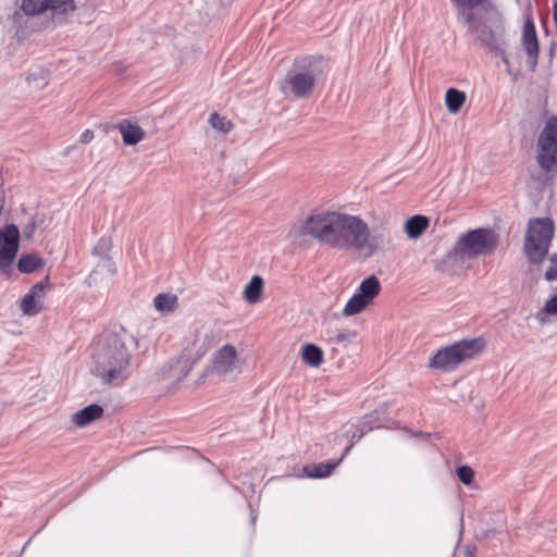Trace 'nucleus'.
Instances as JSON below:
<instances>
[{"instance_id": "nucleus-22", "label": "nucleus", "mask_w": 557, "mask_h": 557, "mask_svg": "<svg viewBox=\"0 0 557 557\" xmlns=\"http://www.w3.org/2000/svg\"><path fill=\"white\" fill-rule=\"evenodd\" d=\"M178 298L174 294H159L153 299L154 308L163 313L173 312L177 307Z\"/></svg>"}, {"instance_id": "nucleus-24", "label": "nucleus", "mask_w": 557, "mask_h": 557, "mask_svg": "<svg viewBox=\"0 0 557 557\" xmlns=\"http://www.w3.org/2000/svg\"><path fill=\"white\" fill-rule=\"evenodd\" d=\"M41 300L29 293L25 294L21 300V310L25 315L34 317L41 311Z\"/></svg>"}, {"instance_id": "nucleus-32", "label": "nucleus", "mask_w": 557, "mask_h": 557, "mask_svg": "<svg viewBox=\"0 0 557 557\" xmlns=\"http://www.w3.org/2000/svg\"><path fill=\"white\" fill-rule=\"evenodd\" d=\"M48 283H49V277L46 276L42 281L36 283L30 289H29V294L30 295H34L35 297H37L38 299H40L42 301L44 297H45V290L48 286Z\"/></svg>"}, {"instance_id": "nucleus-5", "label": "nucleus", "mask_w": 557, "mask_h": 557, "mask_svg": "<svg viewBox=\"0 0 557 557\" xmlns=\"http://www.w3.org/2000/svg\"><path fill=\"white\" fill-rule=\"evenodd\" d=\"M74 10L73 0H23L21 10H15L10 20L15 36L24 37L29 16H36L46 11H51L53 16H61Z\"/></svg>"}, {"instance_id": "nucleus-25", "label": "nucleus", "mask_w": 557, "mask_h": 557, "mask_svg": "<svg viewBox=\"0 0 557 557\" xmlns=\"http://www.w3.org/2000/svg\"><path fill=\"white\" fill-rule=\"evenodd\" d=\"M369 304L367 299L356 292L344 307L343 314L346 317L355 315L361 312Z\"/></svg>"}, {"instance_id": "nucleus-29", "label": "nucleus", "mask_w": 557, "mask_h": 557, "mask_svg": "<svg viewBox=\"0 0 557 557\" xmlns=\"http://www.w3.org/2000/svg\"><path fill=\"white\" fill-rule=\"evenodd\" d=\"M453 4L459 9V14L465 11H472L480 7L484 0H450Z\"/></svg>"}, {"instance_id": "nucleus-37", "label": "nucleus", "mask_w": 557, "mask_h": 557, "mask_svg": "<svg viewBox=\"0 0 557 557\" xmlns=\"http://www.w3.org/2000/svg\"><path fill=\"white\" fill-rule=\"evenodd\" d=\"M541 315H542V312H537L536 313V319L541 320L542 319Z\"/></svg>"}, {"instance_id": "nucleus-2", "label": "nucleus", "mask_w": 557, "mask_h": 557, "mask_svg": "<svg viewBox=\"0 0 557 557\" xmlns=\"http://www.w3.org/2000/svg\"><path fill=\"white\" fill-rule=\"evenodd\" d=\"M122 333H109L95 347L91 372L103 383L117 385L129 375L131 355Z\"/></svg>"}, {"instance_id": "nucleus-23", "label": "nucleus", "mask_w": 557, "mask_h": 557, "mask_svg": "<svg viewBox=\"0 0 557 557\" xmlns=\"http://www.w3.org/2000/svg\"><path fill=\"white\" fill-rule=\"evenodd\" d=\"M263 287V280L259 275H255L248 285L245 287L244 297L250 302L255 304L259 300Z\"/></svg>"}, {"instance_id": "nucleus-9", "label": "nucleus", "mask_w": 557, "mask_h": 557, "mask_svg": "<svg viewBox=\"0 0 557 557\" xmlns=\"http://www.w3.org/2000/svg\"><path fill=\"white\" fill-rule=\"evenodd\" d=\"M537 163L545 172L557 170V116H550L537 141Z\"/></svg>"}, {"instance_id": "nucleus-19", "label": "nucleus", "mask_w": 557, "mask_h": 557, "mask_svg": "<svg viewBox=\"0 0 557 557\" xmlns=\"http://www.w3.org/2000/svg\"><path fill=\"white\" fill-rule=\"evenodd\" d=\"M44 265V260L36 253L21 256L17 262V269L22 273H33Z\"/></svg>"}, {"instance_id": "nucleus-28", "label": "nucleus", "mask_w": 557, "mask_h": 557, "mask_svg": "<svg viewBox=\"0 0 557 557\" xmlns=\"http://www.w3.org/2000/svg\"><path fill=\"white\" fill-rule=\"evenodd\" d=\"M329 341L331 343H334L336 345H341L343 347H346L350 337L354 335L346 331H339V332H327Z\"/></svg>"}, {"instance_id": "nucleus-18", "label": "nucleus", "mask_w": 557, "mask_h": 557, "mask_svg": "<svg viewBox=\"0 0 557 557\" xmlns=\"http://www.w3.org/2000/svg\"><path fill=\"white\" fill-rule=\"evenodd\" d=\"M301 358L310 367H319L323 362V351L314 344H306L301 348Z\"/></svg>"}, {"instance_id": "nucleus-17", "label": "nucleus", "mask_w": 557, "mask_h": 557, "mask_svg": "<svg viewBox=\"0 0 557 557\" xmlns=\"http://www.w3.org/2000/svg\"><path fill=\"white\" fill-rule=\"evenodd\" d=\"M380 290L381 283L379 278L375 275H370L361 282L357 293L371 302L380 294Z\"/></svg>"}, {"instance_id": "nucleus-4", "label": "nucleus", "mask_w": 557, "mask_h": 557, "mask_svg": "<svg viewBox=\"0 0 557 557\" xmlns=\"http://www.w3.org/2000/svg\"><path fill=\"white\" fill-rule=\"evenodd\" d=\"M459 17L484 47L499 54L502 61L509 66L505 50L507 46L505 26L497 11H493L486 21L480 20L473 11L461 12Z\"/></svg>"}, {"instance_id": "nucleus-36", "label": "nucleus", "mask_w": 557, "mask_h": 557, "mask_svg": "<svg viewBox=\"0 0 557 557\" xmlns=\"http://www.w3.org/2000/svg\"><path fill=\"white\" fill-rule=\"evenodd\" d=\"M465 557H473V553L470 549H466Z\"/></svg>"}, {"instance_id": "nucleus-7", "label": "nucleus", "mask_w": 557, "mask_h": 557, "mask_svg": "<svg viewBox=\"0 0 557 557\" xmlns=\"http://www.w3.org/2000/svg\"><path fill=\"white\" fill-rule=\"evenodd\" d=\"M497 246V235L488 228H476L461 235L448 258L465 259L475 258L491 253Z\"/></svg>"}, {"instance_id": "nucleus-30", "label": "nucleus", "mask_w": 557, "mask_h": 557, "mask_svg": "<svg viewBox=\"0 0 557 557\" xmlns=\"http://www.w3.org/2000/svg\"><path fill=\"white\" fill-rule=\"evenodd\" d=\"M548 261L549 265L545 271L544 277L548 282L557 281V252L552 253Z\"/></svg>"}, {"instance_id": "nucleus-21", "label": "nucleus", "mask_w": 557, "mask_h": 557, "mask_svg": "<svg viewBox=\"0 0 557 557\" xmlns=\"http://www.w3.org/2000/svg\"><path fill=\"white\" fill-rule=\"evenodd\" d=\"M429 226V220L423 215H413L406 222V233L410 238H418Z\"/></svg>"}, {"instance_id": "nucleus-14", "label": "nucleus", "mask_w": 557, "mask_h": 557, "mask_svg": "<svg viewBox=\"0 0 557 557\" xmlns=\"http://www.w3.org/2000/svg\"><path fill=\"white\" fill-rule=\"evenodd\" d=\"M351 446H352V444L346 446V448L344 449V453L342 454V456L338 460L329 461V462H320L318 465L307 466L304 468V471L310 478L329 476L333 472V470L341 463V461L344 459V457L348 454Z\"/></svg>"}, {"instance_id": "nucleus-33", "label": "nucleus", "mask_w": 557, "mask_h": 557, "mask_svg": "<svg viewBox=\"0 0 557 557\" xmlns=\"http://www.w3.org/2000/svg\"><path fill=\"white\" fill-rule=\"evenodd\" d=\"M37 228V223L34 216H30L29 221L23 228V235L26 239L33 238L35 231Z\"/></svg>"}, {"instance_id": "nucleus-27", "label": "nucleus", "mask_w": 557, "mask_h": 557, "mask_svg": "<svg viewBox=\"0 0 557 557\" xmlns=\"http://www.w3.org/2000/svg\"><path fill=\"white\" fill-rule=\"evenodd\" d=\"M209 122L213 128L223 133H228L233 127L231 121L226 120L223 116H220L215 112L210 115Z\"/></svg>"}, {"instance_id": "nucleus-11", "label": "nucleus", "mask_w": 557, "mask_h": 557, "mask_svg": "<svg viewBox=\"0 0 557 557\" xmlns=\"http://www.w3.org/2000/svg\"><path fill=\"white\" fill-rule=\"evenodd\" d=\"M213 372L226 381H232L242 373V362L234 346L226 344L215 352Z\"/></svg>"}, {"instance_id": "nucleus-15", "label": "nucleus", "mask_w": 557, "mask_h": 557, "mask_svg": "<svg viewBox=\"0 0 557 557\" xmlns=\"http://www.w3.org/2000/svg\"><path fill=\"white\" fill-rule=\"evenodd\" d=\"M116 128L122 134L124 144L133 146L144 139L145 133L137 124L131 123L128 120H123L116 125Z\"/></svg>"}, {"instance_id": "nucleus-20", "label": "nucleus", "mask_w": 557, "mask_h": 557, "mask_svg": "<svg viewBox=\"0 0 557 557\" xmlns=\"http://www.w3.org/2000/svg\"><path fill=\"white\" fill-rule=\"evenodd\" d=\"M465 101H466V95L463 91H460L456 88H449L446 91L445 103H446L447 110L450 113H453V114L458 113L460 111L461 107L463 106Z\"/></svg>"}, {"instance_id": "nucleus-3", "label": "nucleus", "mask_w": 557, "mask_h": 557, "mask_svg": "<svg viewBox=\"0 0 557 557\" xmlns=\"http://www.w3.org/2000/svg\"><path fill=\"white\" fill-rule=\"evenodd\" d=\"M324 74V63L320 55H305L295 59L293 66L287 71L281 89L285 95H293L298 99L308 98L314 90L319 79Z\"/></svg>"}, {"instance_id": "nucleus-31", "label": "nucleus", "mask_w": 557, "mask_h": 557, "mask_svg": "<svg viewBox=\"0 0 557 557\" xmlns=\"http://www.w3.org/2000/svg\"><path fill=\"white\" fill-rule=\"evenodd\" d=\"M457 475L460 482L466 485H469L474 476L473 470L468 466H460L457 468Z\"/></svg>"}, {"instance_id": "nucleus-12", "label": "nucleus", "mask_w": 557, "mask_h": 557, "mask_svg": "<svg viewBox=\"0 0 557 557\" xmlns=\"http://www.w3.org/2000/svg\"><path fill=\"white\" fill-rule=\"evenodd\" d=\"M522 46L528 57V64L534 71L539 60V40L535 25L531 17H528L523 25Z\"/></svg>"}, {"instance_id": "nucleus-13", "label": "nucleus", "mask_w": 557, "mask_h": 557, "mask_svg": "<svg viewBox=\"0 0 557 557\" xmlns=\"http://www.w3.org/2000/svg\"><path fill=\"white\" fill-rule=\"evenodd\" d=\"M103 414V408L98 404H91L72 416V422L78 426L84 428L89 423L100 419Z\"/></svg>"}, {"instance_id": "nucleus-8", "label": "nucleus", "mask_w": 557, "mask_h": 557, "mask_svg": "<svg viewBox=\"0 0 557 557\" xmlns=\"http://www.w3.org/2000/svg\"><path fill=\"white\" fill-rule=\"evenodd\" d=\"M480 338L463 339L440 349L429 362L430 368L442 371H451L463 360L473 358L482 349Z\"/></svg>"}, {"instance_id": "nucleus-16", "label": "nucleus", "mask_w": 557, "mask_h": 557, "mask_svg": "<svg viewBox=\"0 0 557 557\" xmlns=\"http://www.w3.org/2000/svg\"><path fill=\"white\" fill-rule=\"evenodd\" d=\"M193 363L188 360L178 359L174 363L169 364V370L163 373L164 379L181 382L191 370Z\"/></svg>"}, {"instance_id": "nucleus-10", "label": "nucleus", "mask_w": 557, "mask_h": 557, "mask_svg": "<svg viewBox=\"0 0 557 557\" xmlns=\"http://www.w3.org/2000/svg\"><path fill=\"white\" fill-rule=\"evenodd\" d=\"M20 247V231L15 224L0 228V271L9 275Z\"/></svg>"}, {"instance_id": "nucleus-34", "label": "nucleus", "mask_w": 557, "mask_h": 557, "mask_svg": "<svg viewBox=\"0 0 557 557\" xmlns=\"http://www.w3.org/2000/svg\"><path fill=\"white\" fill-rule=\"evenodd\" d=\"M543 311L548 314L557 313V295L553 296L549 300L546 301Z\"/></svg>"}, {"instance_id": "nucleus-26", "label": "nucleus", "mask_w": 557, "mask_h": 557, "mask_svg": "<svg viewBox=\"0 0 557 557\" xmlns=\"http://www.w3.org/2000/svg\"><path fill=\"white\" fill-rule=\"evenodd\" d=\"M111 248V239L108 237H101L97 245L92 249L94 255H98L101 257V261L103 265L111 267V259L108 257L107 252Z\"/></svg>"}, {"instance_id": "nucleus-6", "label": "nucleus", "mask_w": 557, "mask_h": 557, "mask_svg": "<svg viewBox=\"0 0 557 557\" xmlns=\"http://www.w3.org/2000/svg\"><path fill=\"white\" fill-rule=\"evenodd\" d=\"M554 233L555 226L550 218L529 220L523 249L531 263L539 264L544 260L548 253Z\"/></svg>"}, {"instance_id": "nucleus-35", "label": "nucleus", "mask_w": 557, "mask_h": 557, "mask_svg": "<svg viewBox=\"0 0 557 557\" xmlns=\"http://www.w3.org/2000/svg\"><path fill=\"white\" fill-rule=\"evenodd\" d=\"M92 138H94L92 131L86 129L85 132L82 133V135L79 137V141L83 144H88L89 141L92 140Z\"/></svg>"}, {"instance_id": "nucleus-1", "label": "nucleus", "mask_w": 557, "mask_h": 557, "mask_svg": "<svg viewBox=\"0 0 557 557\" xmlns=\"http://www.w3.org/2000/svg\"><path fill=\"white\" fill-rule=\"evenodd\" d=\"M302 232L337 249L363 251L366 257H372L388 235L386 230L382 228L371 236L367 222L360 216L336 211L308 216Z\"/></svg>"}]
</instances>
